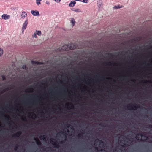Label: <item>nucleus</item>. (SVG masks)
Listing matches in <instances>:
<instances>
[{"instance_id":"nucleus-62","label":"nucleus","mask_w":152,"mask_h":152,"mask_svg":"<svg viewBox=\"0 0 152 152\" xmlns=\"http://www.w3.org/2000/svg\"><path fill=\"white\" fill-rule=\"evenodd\" d=\"M151 48H152V47H151Z\"/></svg>"},{"instance_id":"nucleus-43","label":"nucleus","mask_w":152,"mask_h":152,"mask_svg":"<svg viewBox=\"0 0 152 152\" xmlns=\"http://www.w3.org/2000/svg\"><path fill=\"white\" fill-rule=\"evenodd\" d=\"M85 74V75H90V74H88V73H87V74H86V73H85V74Z\"/></svg>"},{"instance_id":"nucleus-47","label":"nucleus","mask_w":152,"mask_h":152,"mask_svg":"<svg viewBox=\"0 0 152 152\" xmlns=\"http://www.w3.org/2000/svg\"><path fill=\"white\" fill-rule=\"evenodd\" d=\"M72 65V62H71V63H70V65Z\"/></svg>"},{"instance_id":"nucleus-59","label":"nucleus","mask_w":152,"mask_h":152,"mask_svg":"<svg viewBox=\"0 0 152 152\" xmlns=\"http://www.w3.org/2000/svg\"><path fill=\"white\" fill-rule=\"evenodd\" d=\"M31 87H33V86H30Z\"/></svg>"},{"instance_id":"nucleus-15","label":"nucleus","mask_w":152,"mask_h":152,"mask_svg":"<svg viewBox=\"0 0 152 152\" xmlns=\"http://www.w3.org/2000/svg\"><path fill=\"white\" fill-rule=\"evenodd\" d=\"M34 140H35L37 145L39 146L41 145H42L39 139L38 138H35Z\"/></svg>"},{"instance_id":"nucleus-52","label":"nucleus","mask_w":152,"mask_h":152,"mask_svg":"<svg viewBox=\"0 0 152 152\" xmlns=\"http://www.w3.org/2000/svg\"><path fill=\"white\" fill-rule=\"evenodd\" d=\"M129 141H131V140H130V139H129Z\"/></svg>"},{"instance_id":"nucleus-45","label":"nucleus","mask_w":152,"mask_h":152,"mask_svg":"<svg viewBox=\"0 0 152 152\" xmlns=\"http://www.w3.org/2000/svg\"><path fill=\"white\" fill-rule=\"evenodd\" d=\"M70 126V125H69V126H67V128H69V126Z\"/></svg>"},{"instance_id":"nucleus-21","label":"nucleus","mask_w":152,"mask_h":152,"mask_svg":"<svg viewBox=\"0 0 152 152\" xmlns=\"http://www.w3.org/2000/svg\"><path fill=\"white\" fill-rule=\"evenodd\" d=\"M97 140H98V141H99V142H101L102 143H103V144L102 145V147H104L105 145L104 143L102 141H101L100 140H99V139H98Z\"/></svg>"},{"instance_id":"nucleus-3","label":"nucleus","mask_w":152,"mask_h":152,"mask_svg":"<svg viewBox=\"0 0 152 152\" xmlns=\"http://www.w3.org/2000/svg\"><path fill=\"white\" fill-rule=\"evenodd\" d=\"M108 76V75H107ZM108 76L112 77L114 78H129L130 76L128 75H121V73L120 72L118 75H114L113 73H110L109 74Z\"/></svg>"},{"instance_id":"nucleus-33","label":"nucleus","mask_w":152,"mask_h":152,"mask_svg":"<svg viewBox=\"0 0 152 152\" xmlns=\"http://www.w3.org/2000/svg\"><path fill=\"white\" fill-rule=\"evenodd\" d=\"M107 54L110 56H111L112 58L113 57V55L111 53H108Z\"/></svg>"},{"instance_id":"nucleus-54","label":"nucleus","mask_w":152,"mask_h":152,"mask_svg":"<svg viewBox=\"0 0 152 152\" xmlns=\"http://www.w3.org/2000/svg\"><path fill=\"white\" fill-rule=\"evenodd\" d=\"M42 75V73L40 74V75Z\"/></svg>"},{"instance_id":"nucleus-38","label":"nucleus","mask_w":152,"mask_h":152,"mask_svg":"<svg viewBox=\"0 0 152 152\" xmlns=\"http://www.w3.org/2000/svg\"><path fill=\"white\" fill-rule=\"evenodd\" d=\"M149 127L150 128H152V125H149Z\"/></svg>"},{"instance_id":"nucleus-20","label":"nucleus","mask_w":152,"mask_h":152,"mask_svg":"<svg viewBox=\"0 0 152 152\" xmlns=\"http://www.w3.org/2000/svg\"><path fill=\"white\" fill-rule=\"evenodd\" d=\"M71 23H72L73 25L74 26L75 25V20L74 18H72L71 19Z\"/></svg>"},{"instance_id":"nucleus-9","label":"nucleus","mask_w":152,"mask_h":152,"mask_svg":"<svg viewBox=\"0 0 152 152\" xmlns=\"http://www.w3.org/2000/svg\"><path fill=\"white\" fill-rule=\"evenodd\" d=\"M31 13L34 16H39L40 15L39 11L37 10H31Z\"/></svg>"},{"instance_id":"nucleus-58","label":"nucleus","mask_w":152,"mask_h":152,"mask_svg":"<svg viewBox=\"0 0 152 152\" xmlns=\"http://www.w3.org/2000/svg\"><path fill=\"white\" fill-rule=\"evenodd\" d=\"M64 133V132H62V133Z\"/></svg>"},{"instance_id":"nucleus-40","label":"nucleus","mask_w":152,"mask_h":152,"mask_svg":"<svg viewBox=\"0 0 152 152\" xmlns=\"http://www.w3.org/2000/svg\"><path fill=\"white\" fill-rule=\"evenodd\" d=\"M102 151H104V152H106V151L105 150H102Z\"/></svg>"},{"instance_id":"nucleus-24","label":"nucleus","mask_w":152,"mask_h":152,"mask_svg":"<svg viewBox=\"0 0 152 152\" xmlns=\"http://www.w3.org/2000/svg\"><path fill=\"white\" fill-rule=\"evenodd\" d=\"M36 34H37L38 36H40L41 34V31H36Z\"/></svg>"},{"instance_id":"nucleus-11","label":"nucleus","mask_w":152,"mask_h":152,"mask_svg":"<svg viewBox=\"0 0 152 152\" xmlns=\"http://www.w3.org/2000/svg\"><path fill=\"white\" fill-rule=\"evenodd\" d=\"M1 18L2 19L4 20H7L10 18V16L6 14H4L2 15Z\"/></svg>"},{"instance_id":"nucleus-60","label":"nucleus","mask_w":152,"mask_h":152,"mask_svg":"<svg viewBox=\"0 0 152 152\" xmlns=\"http://www.w3.org/2000/svg\"><path fill=\"white\" fill-rule=\"evenodd\" d=\"M143 86V87H144V86Z\"/></svg>"},{"instance_id":"nucleus-31","label":"nucleus","mask_w":152,"mask_h":152,"mask_svg":"<svg viewBox=\"0 0 152 152\" xmlns=\"http://www.w3.org/2000/svg\"><path fill=\"white\" fill-rule=\"evenodd\" d=\"M37 37V34L36 33H35L33 35H32V37H35L36 38Z\"/></svg>"},{"instance_id":"nucleus-13","label":"nucleus","mask_w":152,"mask_h":152,"mask_svg":"<svg viewBox=\"0 0 152 152\" xmlns=\"http://www.w3.org/2000/svg\"><path fill=\"white\" fill-rule=\"evenodd\" d=\"M142 136H144L145 137V136H144L142 134L138 133L136 135V138L137 140H139V139L141 138V137Z\"/></svg>"},{"instance_id":"nucleus-6","label":"nucleus","mask_w":152,"mask_h":152,"mask_svg":"<svg viewBox=\"0 0 152 152\" xmlns=\"http://www.w3.org/2000/svg\"><path fill=\"white\" fill-rule=\"evenodd\" d=\"M28 20L27 18H26V20H25L24 23H23V26L22 27V32H23L26 29L28 24Z\"/></svg>"},{"instance_id":"nucleus-56","label":"nucleus","mask_w":152,"mask_h":152,"mask_svg":"<svg viewBox=\"0 0 152 152\" xmlns=\"http://www.w3.org/2000/svg\"><path fill=\"white\" fill-rule=\"evenodd\" d=\"M42 86V87H43V86L45 87V86Z\"/></svg>"},{"instance_id":"nucleus-39","label":"nucleus","mask_w":152,"mask_h":152,"mask_svg":"<svg viewBox=\"0 0 152 152\" xmlns=\"http://www.w3.org/2000/svg\"><path fill=\"white\" fill-rule=\"evenodd\" d=\"M4 117L6 119H7V118H8V117H7V115H4Z\"/></svg>"},{"instance_id":"nucleus-50","label":"nucleus","mask_w":152,"mask_h":152,"mask_svg":"<svg viewBox=\"0 0 152 152\" xmlns=\"http://www.w3.org/2000/svg\"><path fill=\"white\" fill-rule=\"evenodd\" d=\"M117 53V54H119V52L117 53Z\"/></svg>"},{"instance_id":"nucleus-2","label":"nucleus","mask_w":152,"mask_h":152,"mask_svg":"<svg viewBox=\"0 0 152 152\" xmlns=\"http://www.w3.org/2000/svg\"><path fill=\"white\" fill-rule=\"evenodd\" d=\"M81 77L80 76V78H81L82 79H83V77H85L86 78L87 77H90L92 79H89L88 80H87L86 81H83L82 82H81L80 83L82 82H88L89 81H93L94 80V79L95 80H100L102 79H104L105 77V76L104 75H99L98 74H97L96 75L94 76V77L93 78L91 77V75H90V76H86L85 75V74H83V73H81Z\"/></svg>"},{"instance_id":"nucleus-10","label":"nucleus","mask_w":152,"mask_h":152,"mask_svg":"<svg viewBox=\"0 0 152 152\" xmlns=\"http://www.w3.org/2000/svg\"><path fill=\"white\" fill-rule=\"evenodd\" d=\"M69 46V50L74 49L76 48V46L74 44L70 43L68 44Z\"/></svg>"},{"instance_id":"nucleus-23","label":"nucleus","mask_w":152,"mask_h":152,"mask_svg":"<svg viewBox=\"0 0 152 152\" xmlns=\"http://www.w3.org/2000/svg\"><path fill=\"white\" fill-rule=\"evenodd\" d=\"M65 139L64 140H63V141H61L60 142V143H61V144H62V143H63L64 141H65L66 140V133H65Z\"/></svg>"},{"instance_id":"nucleus-32","label":"nucleus","mask_w":152,"mask_h":152,"mask_svg":"<svg viewBox=\"0 0 152 152\" xmlns=\"http://www.w3.org/2000/svg\"><path fill=\"white\" fill-rule=\"evenodd\" d=\"M99 125L100 126H101V127H106V126H104L103 125V124H99Z\"/></svg>"},{"instance_id":"nucleus-26","label":"nucleus","mask_w":152,"mask_h":152,"mask_svg":"<svg viewBox=\"0 0 152 152\" xmlns=\"http://www.w3.org/2000/svg\"><path fill=\"white\" fill-rule=\"evenodd\" d=\"M80 1L85 3H88V0H80Z\"/></svg>"},{"instance_id":"nucleus-61","label":"nucleus","mask_w":152,"mask_h":152,"mask_svg":"<svg viewBox=\"0 0 152 152\" xmlns=\"http://www.w3.org/2000/svg\"><path fill=\"white\" fill-rule=\"evenodd\" d=\"M151 86V87H152V86Z\"/></svg>"},{"instance_id":"nucleus-19","label":"nucleus","mask_w":152,"mask_h":152,"mask_svg":"<svg viewBox=\"0 0 152 152\" xmlns=\"http://www.w3.org/2000/svg\"><path fill=\"white\" fill-rule=\"evenodd\" d=\"M84 134L83 133H81L78 134V137L79 138H81L83 137V134Z\"/></svg>"},{"instance_id":"nucleus-27","label":"nucleus","mask_w":152,"mask_h":152,"mask_svg":"<svg viewBox=\"0 0 152 152\" xmlns=\"http://www.w3.org/2000/svg\"><path fill=\"white\" fill-rule=\"evenodd\" d=\"M22 68L23 69H25L26 70H28V68L25 65H23V66H22Z\"/></svg>"},{"instance_id":"nucleus-18","label":"nucleus","mask_w":152,"mask_h":152,"mask_svg":"<svg viewBox=\"0 0 152 152\" xmlns=\"http://www.w3.org/2000/svg\"><path fill=\"white\" fill-rule=\"evenodd\" d=\"M123 7L122 6H121V7H120V6L119 5H118V6H115L114 7H113V9H119V8H122Z\"/></svg>"},{"instance_id":"nucleus-12","label":"nucleus","mask_w":152,"mask_h":152,"mask_svg":"<svg viewBox=\"0 0 152 152\" xmlns=\"http://www.w3.org/2000/svg\"><path fill=\"white\" fill-rule=\"evenodd\" d=\"M21 134V132L20 131H19L15 134H14L12 135V137H19Z\"/></svg>"},{"instance_id":"nucleus-49","label":"nucleus","mask_w":152,"mask_h":152,"mask_svg":"<svg viewBox=\"0 0 152 152\" xmlns=\"http://www.w3.org/2000/svg\"><path fill=\"white\" fill-rule=\"evenodd\" d=\"M34 116V117L36 116V115H33V116Z\"/></svg>"},{"instance_id":"nucleus-36","label":"nucleus","mask_w":152,"mask_h":152,"mask_svg":"<svg viewBox=\"0 0 152 152\" xmlns=\"http://www.w3.org/2000/svg\"><path fill=\"white\" fill-rule=\"evenodd\" d=\"M21 119L23 121H26V119L25 117L22 118H21Z\"/></svg>"},{"instance_id":"nucleus-34","label":"nucleus","mask_w":152,"mask_h":152,"mask_svg":"<svg viewBox=\"0 0 152 152\" xmlns=\"http://www.w3.org/2000/svg\"><path fill=\"white\" fill-rule=\"evenodd\" d=\"M18 145H16V146H15L14 148V149L16 151L17 150V149H18Z\"/></svg>"},{"instance_id":"nucleus-28","label":"nucleus","mask_w":152,"mask_h":152,"mask_svg":"<svg viewBox=\"0 0 152 152\" xmlns=\"http://www.w3.org/2000/svg\"><path fill=\"white\" fill-rule=\"evenodd\" d=\"M64 87L66 86H64ZM67 87L68 86H66ZM72 87H87V86H71ZM89 87H95V86H89ZM96 87H97V86H96ZM102 86H98V87H102ZM109 87H111V86H109ZM113 86H111V87H113Z\"/></svg>"},{"instance_id":"nucleus-1","label":"nucleus","mask_w":152,"mask_h":152,"mask_svg":"<svg viewBox=\"0 0 152 152\" xmlns=\"http://www.w3.org/2000/svg\"><path fill=\"white\" fill-rule=\"evenodd\" d=\"M75 68L72 71L71 77L69 78L67 75L65 73L64 74L59 73L55 77H48L41 80V85H31L30 86H86L83 84L80 85H57L54 84L55 83H68L70 81L74 83H80L83 81L88 80L89 79H92L90 77H88L86 78L83 77V79L80 78L78 75H75L76 73L75 72ZM7 86H9L7 85ZM10 86H11V85ZM23 86H25L23 85ZM26 86H27L26 85ZM86 86H120V85H87ZM121 86H126V85H121Z\"/></svg>"},{"instance_id":"nucleus-51","label":"nucleus","mask_w":152,"mask_h":152,"mask_svg":"<svg viewBox=\"0 0 152 152\" xmlns=\"http://www.w3.org/2000/svg\"><path fill=\"white\" fill-rule=\"evenodd\" d=\"M0 115H2V114L1 113V114H0Z\"/></svg>"},{"instance_id":"nucleus-14","label":"nucleus","mask_w":152,"mask_h":152,"mask_svg":"<svg viewBox=\"0 0 152 152\" xmlns=\"http://www.w3.org/2000/svg\"><path fill=\"white\" fill-rule=\"evenodd\" d=\"M27 16V13L24 11L20 15L21 18L22 19H24Z\"/></svg>"},{"instance_id":"nucleus-8","label":"nucleus","mask_w":152,"mask_h":152,"mask_svg":"<svg viewBox=\"0 0 152 152\" xmlns=\"http://www.w3.org/2000/svg\"><path fill=\"white\" fill-rule=\"evenodd\" d=\"M69 48L68 44L62 46L61 48V50H62L67 51L69 50Z\"/></svg>"},{"instance_id":"nucleus-35","label":"nucleus","mask_w":152,"mask_h":152,"mask_svg":"<svg viewBox=\"0 0 152 152\" xmlns=\"http://www.w3.org/2000/svg\"><path fill=\"white\" fill-rule=\"evenodd\" d=\"M56 2L58 3L61 1V0H54Z\"/></svg>"},{"instance_id":"nucleus-7","label":"nucleus","mask_w":152,"mask_h":152,"mask_svg":"<svg viewBox=\"0 0 152 152\" xmlns=\"http://www.w3.org/2000/svg\"><path fill=\"white\" fill-rule=\"evenodd\" d=\"M31 62L32 64L34 66L44 65L45 64V63L43 62H39L34 61H32Z\"/></svg>"},{"instance_id":"nucleus-16","label":"nucleus","mask_w":152,"mask_h":152,"mask_svg":"<svg viewBox=\"0 0 152 152\" xmlns=\"http://www.w3.org/2000/svg\"><path fill=\"white\" fill-rule=\"evenodd\" d=\"M76 4V2L74 1H72L69 4V6L70 7H73Z\"/></svg>"},{"instance_id":"nucleus-25","label":"nucleus","mask_w":152,"mask_h":152,"mask_svg":"<svg viewBox=\"0 0 152 152\" xmlns=\"http://www.w3.org/2000/svg\"><path fill=\"white\" fill-rule=\"evenodd\" d=\"M46 136L45 135L43 136H41L39 137V138L40 139H43L44 140H45L46 139Z\"/></svg>"},{"instance_id":"nucleus-53","label":"nucleus","mask_w":152,"mask_h":152,"mask_svg":"<svg viewBox=\"0 0 152 152\" xmlns=\"http://www.w3.org/2000/svg\"><path fill=\"white\" fill-rule=\"evenodd\" d=\"M140 140H141V141H142L143 140H142L141 139Z\"/></svg>"},{"instance_id":"nucleus-37","label":"nucleus","mask_w":152,"mask_h":152,"mask_svg":"<svg viewBox=\"0 0 152 152\" xmlns=\"http://www.w3.org/2000/svg\"><path fill=\"white\" fill-rule=\"evenodd\" d=\"M46 4L49 5L50 4L49 2L48 1H46Z\"/></svg>"},{"instance_id":"nucleus-55","label":"nucleus","mask_w":152,"mask_h":152,"mask_svg":"<svg viewBox=\"0 0 152 152\" xmlns=\"http://www.w3.org/2000/svg\"><path fill=\"white\" fill-rule=\"evenodd\" d=\"M114 150H115V151H116V149H115H115Z\"/></svg>"},{"instance_id":"nucleus-29","label":"nucleus","mask_w":152,"mask_h":152,"mask_svg":"<svg viewBox=\"0 0 152 152\" xmlns=\"http://www.w3.org/2000/svg\"><path fill=\"white\" fill-rule=\"evenodd\" d=\"M3 50L0 48V56H2L3 54Z\"/></svg>"},{"instance_id":"nucleus-17","label":"nucleus","mask_w":152,"mask_h":152,"mask_svg":"<svg viewBox=\"0 0 152 152\" xmlns=\"http://www.w3.org/2000/svg\"><path fill=\"white\" fill-rule=\"evenodd\" d=\"M72 11H75L76 12H81L80 10L79 9H75L73 8V9L72 10Z\"/></svg>"},{"instance_id":"nucleus-22","label":"nucleus","mask_w":152,"mask_h":152,"mask_svg":"<svg viewBox=\"0 0 152 152\" xmlns=\"http://www.w3.org/2000/svg\"><path fill=\"white\" fill-rule=\"evenodd\" d=\"M36 4L38 6L39 5L41 4L40 1H41V0H36Z\"/></svg>"},{"instance_id":"nucleus-46","label":"nucleus","mask_w":152,"mask_h":152,"mask_svg":"<svg viewBox=\"0 0 152 152\" xmlns=\"http://www.w3.org/2000/svg\"><path fill=\"white\" fill-rule=\"evenodd\" d=\"M42 78L43 77H45V76H44L43 75H42Z\"/></svg>"},{"instance_id":"nucleus-30","label":"nucleus","mask_w":152,"mask_h":152,"mask_svg":"<svg viewBox=\"0 0 152 152\" xmlns=\"http://www.w3.org/2000/svg\"><path fill=\"white\" fill-rule=\"evenodd\" d=\"M102 4V1L101 0H99L98 2V4L99 6H100Z\"/></svg>"},{"instance_id":"nucleus-41","label":"nucleus","mask_w":152,"mask_h":152,"mask_svg":"<svg viewBox=\"0 0 152 152\" xmlns=\"http://www.w3.org/2000/svg\"><path fill=\"white\" fill-rule=\"evenodd\" d=\"M121 146L123 147H124L126 146L125 144H124L123 145H122Z\"/></svg>"},{"instance_id":"nucleus-44","label":"nucleus","mask_w":152,"mask_h":152,"mask_svg":"<svg viewBox=\"0 0 152 152\" xmlns=\"http://www.w3.org/2000/svg\"><path fill=\"white\" fill-rule=\"evenodd\" d=\"M109 64H110V65L112 64V63L111 62H109Z\"/></svg>"},{"instance_id":"nucleus-4","label":"nucleus","mask_w":152,"mask_h":152,"mask_svg":"<svg viewBox=\"0 0 152 152\" xmlns=\"http://www.w3.org/2000/svg\"><path fill=\"white\" fill-rule=\"evenodd\" d=\"M140 105L138 104H135L133 106L132 104H130L127 106V108L128 109L133 110H136L138 108H140Z\"/></svg>"},{"instance_id":"nucleus-48","label":"nucleus","mask_w":152,"mask_h":152,"mask_svg":"<svg viewBox=\"0 0 152 152\" xmlns=\"http://www.w3.org/2000/svg\"><path fill=\"white\" fill-rule=\"evenodd\" d=\"M58 50L59 51H60V49H59L58 50Z\"/></svg>"},{"instance_id":"nucleus-5","label":"nucleus","mask_w":152,"mask_h":152,"mask_svg":"<svg viewBox=\"0 0 152 152\" xmlns=\"http://www.w3.org/2000/svg\"><path fill=\"white\" fill-rule=\"evenodd\" d=\"M50 142L51 144L54 147L58 148L59 147V144L57 143L56 142V140L53 138H51L50 139Z\"/></svg>"},{"instance_id":"nucleus-57","label":"nucleus","mask_w":152,"mask_h":152,"mask_svg":"<svg viewBox=\"0 0 152 152\" xmlns=\"http://www.w3.org/2000/svg\"><path fill=\"white\" fill-rule=\"evenodd\" d=\"M148 65H150V64H148Z\"/></svg>"},{"instance_id":"nucleus-42","label":"nucleus","mask_w":152,"mask_h":152,"mask_svg":"<svg viewBox=\"0 0 152 152\" xmlns=\"http://www.w3.org/2000/svg\"><path fill=\"white\" fill-rule=\"evenodd\" d=\"M67 132L69 133V130L68 129H67L66 131Z\"/></svg>"}]
</instances>
